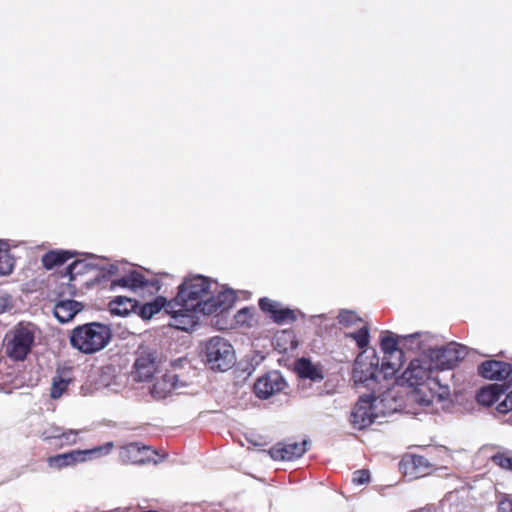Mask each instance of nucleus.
I'll return each mask as SVG.
<instances>
[{
	"instance_id": "4c0bfd02",
	"label": "nucleus",
	"mask_w": 512,
	"mask_h": 512,
	"mask_svg": "<svg viewBox=\"0 0 512 512\" xmlns=\"http://www.w3.org/2000/svg\"><path fill=\"white\" fill-rule=\"evenodd\" d=\"M492 460L498 466H500L504 469L512 470V457H507V456L499 454V455H495L492 458Z\"/></svg>"
},
{
	"instance_id": "a211bd4d",
	"label": "nucleus",
	"mask_w": 512,
	"mask_h": 512,
	"mask_svg": "<svg viewBox=\"0 0 512 512\" xmlns=\"http://www.w3.org/2000/svg\"><path fill=\"white\" fill-rule=\"evenodd\" d=\"M174 312H167L171 315L169 325L182 331H191L198 323L197 313L199 310H188L184 307H174Z\"/></svg>"
},
{
	"instance_id": "a18cd8bd",
	"label": "nucleus",
	"mask_w": 512,
	"mask_h": 512,
	"mask_svg": "<svg viewBox=\"0 0 512 512\" xmlns=\"http://www.w3.org/2000/svg\"><path fill=\"white\" fill-rule=\"evenodd\" d=\"M80 265H82V262H80V261H75V262H73L72 264H70V265L68 266V272H69L70 274H73V272H74V271L77 269V267H78V266H80Z\"/></svg>"
},
{
	"instance_id": "c85d7f7f",
	"label": "nucleus",
	"mask_w": 512,
	"mask_h": 512,
	"mask_svg": "<svg viewBox=\"0 0 512 512\" xmlns=\"http://www.w3.org/2000/svg\"><path fill=\"white\" fill-rule=\"evenodd\" d=\"M14 260L9 253L7 242L0 240V275L5 276L12 272Z\"/></svg>"
},
{
	"instance_id": "f3484780",
	"label": "nucleus",
	"mask_w": 512,
	"mask_h": 512,
	"mask_svg": "<svg viewBox=\"0 0 512 512\" xmlns=\"http://www.w3.org/2000/svg\"><path fill=\"white\" fill-rule=\"evenodd\" d=\"M156 455L155 451H152L150 447L140 445L138 442L129 443L122 447L121 457L125 461H129L135 464H144L147 462L158 463V460L154 458Z\"/></svg>"
},
{
	"instance_id": "cd10ccee",
	"label": "nucleus",
	"mask_w": 512,
	"mask_h": 512,
	"mask_svg": "<svg viewBox=\"0 0 512 512\" xmlns=\"http://www.w3.org/2000/svg\"><path fill=\"white\" fill-rule=\"evenodd\" d=\"M169 302L164 297H157L151 302L143 304L139 309V316L143 319H151L155 314L159 313L162 309L166 311Z\"/></svg>"
},
{
	"instance_id": "79ce46f5",
	"label": "nucleus",
	"mask_w": 512,
	"mask_h": 512,
	"mask_svg": "<svg viewBox=\"0 0 512 512\" xmlns=\"http://www.w3.org/2000/svg\"><path fill=\"white\" fill-rule=\"evenodd\" d=\"M248 317L251 318V311L250 309L248 308H243L241 309L237 315H236V320L238 323H242V324H245L247 323L248 325H251L248 321Z\"/></svg>"
},
{
	"instance_id": "5701e85b",
	"label": "nucleus",
	"mask_w": 512,
	"mask_h": 512,
	"mask_svg": "<svg viewBox=\"0 0 512 512\" xmlns=\"http://www.w3.org/2000/svg\"><path fill=\"white\" fill-rule=\"evenodd\" d=\"M73 381L72 368L63 367L57 369L56 375L52 379L50 397L52 399L60 398L66 391L68 385Z\"/></svg>"
},
{
	"instance_id": "2eb2a0df",
	"label": "nucleus",
	"mask_w": 512,
	"mask_h": 512,
	"mask_svg": "<svg viewBox=\"0 0 512 512\" xmlns=\"http://www.w3.org/2000/svg\"><path fill=\"white\" fill-rule=\"evenodd\" d=\"M210 299L204 304L203 315H212L221 313L229 309L235 299V293L233 290L220 288L217 285L214 293H211Z\"/></svg>"
},
{
	"instance_id": "de8ad7c7",
	"label": "nucleus",
	"mask_w": 512,
	"mask_h": 512,
	"mask_svg": "<svg viewBox=\"0 0 512 512\" xmlns=\"http://www.w3.org/2000/svg\"><path fill=\"white\" fill-rule=\"evenodd\" d=\"M181 383H185L187 385V383L185 381H183L182 379H180V377L178 376V384H181Z\"/></svg>"
},
{
	"instance_id": "a878e982",
	"label": "nucleus",
	"mask_w": 512,
	"mask_h": 512,
	"mask_svg": "<svg viewBox=\"0 0 512 512\" xmlns=\"http://www.w3.org/2000/svg\"><path fill=\"white\" fill-rule=\"evenodd\" d=\"M136 307L137 301L125 296H117L108 304L110 313L121 317L129 315Z\"/></svg>"
},
{
	"instance_id": "20e7f679",
	"label": "nucleus",
	"mask_w": 512,
	"mask_h": 512,
	"mask_svg": "<svg viewBox=\"0 0 512 512\" xmlns=\"http://www.w3.org/2000/svg\"><path fill=\"white\" fill-rule=\"evenodd\" d=\"M381 374L382 366L379 367V358L374 350L363 351L357 356L353 369V382L356 388L374 391Z\"/></svg>"
},
{
	"instance_id": "37998d69",
	"label": "nucleus",
	"mask_w": 512,
	"mask_h": 512,
	"mask_svg": "<svg viewBox=\"0 0 512 512\" xmlns=\"http://www.w3.org/2000/svg\"><path fill=\"white\" fill-rule=\"evenodd\" d=\"M499 512H512V497L504 498L498 505Z\"/></svg>"
},
{
	"instance_id": "b1692460",
	"label": "nucleus",
	"mask_w": 512,
	"mask_h": 512,
	"mask_svg": "<svg viewBox=\"0 0 512 512\" xmlns=\"http://www.w3.org/2000/svg\"><path fill=\"white\" fill-rule=\"evenodd\" d=\"M259 306L261 310L268 314L277 324L283 323L288 318V308L277 301L269 298H261L259 300Z\"/></svg>"
},
{
	"instance_id": "39448f33",
	"label": "nucleus",
	"mask_w": 512,
	"mask_h": 512,
	"mask_svg": "<svg viewBox=\"0 0 512 512\" xmlns=\"http://www.w3.org/2000/svg\"><path fill=\"white\" fill-rule=\"evenodd\" d=\"M37 327L32 323H19L5 337V352L16 361H22L31 351Z\"/></svg>"
},
{
	"instance_id": "7c9ffc66",
	"label": "nucleus",
	"mask_w": 512,
	"mask_h": 512,
	"mask_svg": "<svg viewBox=\"0 0 512 512\" xmlns=\"http://www.w3.org/2000/svg\"><path fill=\"white\" fill-rule=\"evenodd\" d=\"M346 337L352 338L359 348H365L370 340L369 329L366 325H363L357 331L347 333Z\"/></svg>"
},
{
	"instance_id": "2f4dec72",
	"label": "nucleus",
	"mask_w": 512,
	"mask_h": 512,
	"mask_svg": "<svg viewBox=\"0 0 512 512\" xmlns=\"http://www.w3.org/2000/svg\"><path fill=\"white\" fill-rule=\"evenodd\" d=\"M308 444L309 440L307 438H302L299 441L290 443V463L304 455V453L307 451Z\"/></svg>"
},
{
	"instance_id": "393cba45",
	"label": "nucleus",
	"mask_w": 512,
	"mask_h": 512,
	"mask_svg": "<svg viewBox=\"0 0 512 512\" xmlns=\"http://www.w3.org/2000/svg\"><path fill=\"white\" fill-rule=\"evenodd\" d=\"M427 466L428 462L426 458L418 455H407L403 457L400 462V468L403 473L411 477H419L421 473L420 469L426 468Z\"/></svg>"
},
{
	"instance_id": "473e14b6",
	"label": "nucleus",
	"mask_w": 512,
	"mask_h": 512,
	"mask_svg": "<svg viewBox=\"0 0 512 512\" xmlns=\"http://www.w3.org/2000/svg\"><path fill=\"white\" fill-rule=\"evenodd\" d=\"M82 432L81 429H64L60 436L59 445L61 447L75 445L78 442V435Z\"/></svg>"
},
{
	"instance_id": "9d476101",
	"label": "nucleus",
	"mask_w": 512,
	"mask_h": 512,
	"mask_svg": "<svg viewBox=\"0 0 512 512\" xmlns=\"http://www.w3.org/2000/svg\"><path fill=\"white\" fill-rule=\"evenodd\" d=\"M134 368L138 380L145 381L150 379L162 362V354L155 346L142 345L136 352Z\"/></svg>"
},
{
	"instance_id": "58836bf2",
	"label": "nucleus",
	"mask_w": 512,
	"mask_h": 512,
	"mask_svg": "<svg viewBox=\"0 0 512 512\" xmlns=\"http://www.w3.org/2000/svg\"><path fill=\"white\" fill-rule=\"evenodd\" d=\"M512 410V390L506 395L505 399L500 402L497 406V411L500 413H506Z\"/></svg>"
},
{
	"instance_id": "a19ab883",
	"label": "nucleus",
	"mask_w": 512,
	"mask_h": 512,
	"mask_svg": "<svg viewBox=\"0 0 512 512\" xmlns=\"http://www.w3.org/2000/svg\"><path fill=\"white\" fill-rule=\"evenodd\" d=\"M104 275H118L120 273L119 263H110L106 266L99 267Z\"/></svg>"
},
{
	"instance_id": "f03ea898",
	"label": "nucleus",
	"mask_w": 512,
	"mask_h": 512,
	"mask_svg": "<svg viewBox=\"0 0 512 512\" xmlns=\"http://www.w3.org/2000/svg\"><path fill=\"white\" fill-rule=\"evenodd\" d=\"M109 326L91 322L76 326L70 334L71 346L82 353L93 354L104 349L111 340Z\"/></svg>"
},
{
	"instance_id": "0eeeda50",
	"label": "nucleus",
	"mask_w": 512,
	"mask_h": 512,
	"mask_svg": "<svg viewBox=\"0 0 512 512\" xmlns=\"http://www.w3.org/2000/svg\"><path fill=\"white\" fill-rule=\"evenodd\" d=\"M414 402L423 407H432L440 404L443 407V402L448 401L450 398V388L448 385H442L438 379H431L427 384L414 388L412 395Z\"/></svg>"
},
{
	"instance_id": "ddd939ff",
	"label": "nucleus",
	"mask_w": 512,
	"mask_h": 512,
	"mask_svg": "<svg viewBox=\"0 0 512 512\" xmlns=\"http://www.w3.org/2000/svg\"><path fill=\"white\" fill-rule=\"evenodd\" d=\"M381 350L384 354L382 361L383 377L389 378L402 366L403 352L398 348V342L393 336H384L381 339Z\"/></svg>"
},
{
	"instance_id": "e433bc0d",
	"label": "nucleus",
	"mask_w": 512,
	"mask_h": 512,
	"mask_svg": "<svg viewBox=\"0 0 512 512\" xmlns=\"http://www.w3.org/2000/svg\"><path fill=\"white\" fill-rule=\"evenodd\" d=\"M370 473L368 470H357L353 473L352 481L357 485H362L369 482Z\"/></svg>"
},
{
	"instance_id": "4be33fe9",
	"label": "nucleus",
	"mask_w": 512,
	"mask_h": 512,
	"mask_svg": "<svg viewBox=\"0 0 512 512\" xmlns=\"http://www.w3.org/2000/svg\"><path fill=\"white\" fill-rule=\"evenodd\" d=\"M401 339L405 347L411 350H422V355H425L428 353L429 347H432L435 337L429 332H417L401 336Z\"/></svg>"
},
{
	"instance_id": "9b49d317",
	"label": "nucleus",
	"mask_w": 512,
	"mask_h": 512,
	"mask_svg": "<svg viewBox=\"0 0 512 512\" xmlns=\"http://www.w3.org/2000/svg\"><path fill=\"white\" fill-rule=\"evenodd\" d=\"M436 369L432 360L429 359L428 353L421 357L412 360L406 370L402 374L403 382H406L411 387H419L427 384L431 379H436L432 376L433 370Z\"/></svg>"
},
{
	"instance_id": "dca6fc26",
	"label": "nucleus",
	"mask_w": 512,
	"mask_h": 512,
	"mask_svg": "<svg viewBox=\"0 0 512 512\" xmlns=\"http://www.w3.org/2000/svg\"><path fill=\"white\" fill-rule=\"evenodd\" d=\"M294 370L297 373L300 383L299 389L306 395V381L321 382L324 379L322 368L318 364H314L307 358H300L294 364Z\"/></svg>"
},
{
	"instance_id": "412c9836",
	"label": "nucleus",
	"mask_w": 512,
	"mask_h": 512,
	"mask_svg": "<svg viewBox=\"0 0 512 512\" xmlns=\"http://www.w3.org/2000/svg\"><path fill=\"white\" fill-rule=\"evenodd\" d=\"M82 309V303L71 299H65L60 300L55 304L53 313L60 323H67L73 320L76 314H78Z\"/></svg>"
},
{
	"instance_id": "423d86ee",
	"label": "nucleus",
	"mask_w": 512,
	"mask_h": 512,
	"mask_svg": "<svg viewBox=\"0 0 512 512\" xmlns=\"http://www.w3.org/2000/svg\"><path fill=\"white\" fill-rule=\"evenodd\" d=\"M206 361L212 370L224 372L231 368L235 362V353L232 345L219 336L212 337L206 343Z\"/></svg>"
},
{
	"instance_id": "f704fd0d",
	"label": "nucleus",
	"mask_w": 512,
	"mask_h": 512,
	"mask_svg": "<svg viewBox=\"0 0 512 512\" xmlns=\"http://www.w3.org/2000/svg\"><path fill=\"white\" fill-rule=\"evenodd\" d=\"M287 453V445L284 443H278L269 450L270 457L278 461H284Z\"/></svg>"
},
{
	"instance_id": "c756f323",
	"label": "nucleus",
	"mask_w": 512,
	"mask_h": 512,
	"mask_svg": "<svg viewBox=\"0 0 512 512\" xmlns=\"http://www.w3.org/2000/svg\"><path fill=\"white\" fill-rule=\"evenodd\" d=\"M70 257L68 251H50L43 255L42 263L45 268L51 269L56 265L63 264Z\"/></svg>"
},
{
	"instance_id": "c03bdc74",
	"label": "nucleus",
	"mask_w": 512,
	"mask_h": 512,
	"mask_svg": "<svg viewBox=\"0 0 512 512\" xmlns=\"http://www.w3.org/2000/svg\"><path fill=\"white\" fill-rule=\"evenodd\" d=\"M299 316L304 317V315L299 310L290 309V322L296 321Z\"/></svg>"
},
{
	"instance_id": "4468645a",
	"label": "nucleus",
	"mask_w": 512,
	"mask_h": 512,
	"mask_svg": "<svg viewBox=\"0 0 512 512\" xmlns=\"http://www.w3.org/2000/svg\"><path fill=\"white\" fill-rule=\"evenodd\" d=\"M286 381L279 371H271L258 378L254 384V393L260 399H268L280 392Z\"/></svg>"
},
{
	"instance_id": "49530a36",
	"label": "nucleus",
	"mask_w": 512,
	"mask_h": 512,
	"mask_svg": "<svg viewBox=\"0 0 512 512\" xmlns=\"http://www.w3.org/2000/svg\"><path fill=\"white\" fill-rule=\"evenodd\" d=\"M298 346V343H294L293 341H290V348H296Z\"/></svg>"
},
{
	"instance_id": "6ab92c4d",
	"label": "nucleus",
	"mask_w": 512,
	"mask_h": 512,
	"mask_svg": "<svg viewBox=\"0 0 512 512\" xmlns=\"http://www.w3.org/2000/svg\"><path fill=\"white\" fill-rule=\"evenodd\" d=\"M479 374L489 380H503L511 374V365L497 360L483 362L478 367Z\"/></svg>"
},
{
	"instance_id": "72a5a7b5",
	"label": "nucleus",
	"mask_w": 512,
	"mask_h": 512,
	"mask_svg": "<svg viewBox=\"0 0 512 512\" xmlns=\"http://www.w3.org/2000/svg\"><path fill=\"white\" fill-rule=\"evenodd\" d=\"M64 428L56 425H51L43 430L41 437L45 441L60 440V436L63 433Z\"/></svg>"
},
{
	"instance_id": "bb28decb",
	"label": "nucleus",
	"mask_w": 512,
	"mask_h": 512,
	"mask_svg": "<svg viewBox=\"0 0 512 512\" xmlns=\"http://www.w3.org/2000/svg\"><path fill=\"white\" fill-rule=\"evenodd\" d=\"M502 392L503 391L501 389V385L490 384L486 387H483L477 393L476 398L479 404L488 407L499 400Z\"/></svg>"
},
{
	"instance_id": "6e6552de",
	"label": "nucleus",
	"mask_w": 512,
	"mask_h": 512,
	"mask_svg": "<svg viewBox=\"0 0 512 512\" xmlns=\"http://www.w3.org/2000/svg\"><path fill=\"white\" fill-rule=\"evenodd\" d=\"M114 448L113 442H106L103 445L94 447L86 450H73L63 454H58L49 457L48 464L52 468L61 469L78 462H84L88 458H98L104 455H108Z\"/></svg>"
},
{
	"instance_id": "ea45409f",
	"label": "nucleus",
	"mask_w": 512,
	"mask_h": 512,
	"mask_svg": "<svg viewBox=\"0 0 512 512\" xmlns=\"http://www.w3.org/2000/svg\"><path fill=\"white\" fill-rule=\"evenodd\" d=\"M11 306V297L6 292L0 291V314L10 309Z\"/></svg>"
},
{
	"instance_id": "1a4fd4ad",
	"label": "nucleus",
	"mask_w": 512,
	"mask_h": 512,
	"mask_svg": "<svg viewBox=\"0 0 512 512\" xmlns=\"http://www.w3.org/2000/svg\"><path fill=\"white\" fill-rule=\"evenodd\" d=\"M467 355V348L461 344L451 342L440 348L429 347L428 357L437 369H451Z\"/></svg>"
},
{
	"instance_id": "f8f14e48",
	"label": "nucleus",
	"mask_w": 512,
	"mask_h": 512,
	"mask_svg": "<svg viewBox=\"0 0 512 512\" xmlns=\"http://www.w3.org/2000/svg\"><path fill=\"white\" fill-rule=\"evenodd\" d=\"M128 288L133 292H148L150 294L156 293L160 290L159 281L156 279L147 280L145 277L136 270H131L125 275L113 280L111 288L115 289Z\"/></svg>"
},
{
	"instance_id": "f257e3e1",
	"label": "nucleus",
	"mask_w": 512,
	"mask_h": 512,
	"mask_svg": "<svg viewBox=\"0 0 512 512\" xmlns=\"http://www.w3.org/2000/svg\"><path fill=\"white\" fill-rule=\"evenodd\" d=\"M216 288V282L202 275L187 277L178 287L177 296L169 301L166 312H174V307H184L188 310H199L203 314L204 304Z\"/></svg>"
},
{
	"instance_id": "c9c22d12",
	"label": "nucleus",
	"mask_w": 512,
	"mask_h": 512,
	"mask_svg": "<svg viewBox=\"0 0 512 512\" xmlns=\"http://www.w3.org/2000/svg\"><path fill=\"white\" fill-rule=\"evenodd\" d=\"M339 323L350 326L361 321L358 316L352 311H343L338 315Z\"/></svg>"
},
{
	"instance_id": "aec40b11",
	"label": "nucleus",
	"mask_w": 512,
	"mask_h": 512,
	"mask_svg": "<svg viewBox=\"0 0 512 512\" xmlns=\"http://www.w3.org/2000/svg\"><path fill=\"white\" fill-rule=\"evenodd\" d=\"M184 387H186L185 383L178 384L177 374L167 373L153 384L151 394L157 399H162L172 391H177Z\"/></svg>"
},
{
	"instance_id": "7ed1b4c3",
	"label": "nucleus",
	"mask_w": 512,
	"mask_h": 512,
	"mask_svg": "<svg viewBox=\"0 0 512 512\" xmlns=\"http://www.w3.org/2000/svg\"><path fill=\"white\" fill-rule=\"evenodd\" d=\"M388 395L361 396L351 411V424L355 429L362 430L376 422L379 418L395 410L394 407H387Z\"/></svg>"
}]
</instances>
